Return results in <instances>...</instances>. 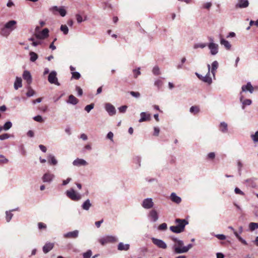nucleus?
<instances>
[{"label": "nucleus", "mask_w": 258, "mask_h": 258, "mask_svg": "<svg viewBox=\"0 0 258 258\" xmlns=\"http://www.w3.org/2000/svg\"><path fill=\"white\" fill-rule=\"evenodd\" d=\"M141 118L139 120L140 122L149 121L151 119L150 114L146 112H143L141 113Z\"/></svg>", "instance_id": "14"}, {"label": "nucleus", "mask_w": 258, "mask_h": 258, "mask_svg": "<svg viewBox=\"0 0 258 258\" xmlns=\"http://www.w3.org/2000/svg\"><path fill=\"white\" fill-rule=\"evenodd\" d=\"M39 147L40 148V149L43 152H44L45 153L46 152V147H45L44 146L42 145H40L39 146Z\"/></svg>", "instance_id": "64"}, {"label": "nucleus", "mask_w": 258, "mask_h": 258, "mask_svg": "<svg viewBox=\"0 0 258 258\" xmlns=\"http://www.w3.org/2000/svg\"><path fill=\"white\" fill-rule=\"evenodd\" d=\"M76 18L77 21L78 23H80L83 21V18L80 15L77 14L76 15Z\"/></svg>", "instance_id": "58"}, {"label": "nucleus", "mask_w": 258, "mask_h": 258, "mask_svg": "<svg viewBox=\"0 0 258 258\" xmlns=\"http://www.w3.org/2000/svg\"><path fill=\"white\" fill-rule=\"evenodd\" d=\"M10 137V135L8 134H4L0 135V140H4L8 139Z\"/></svg>", "instance_id": "51"}, {"label": "nucleus", "mask_w": 258, "mask_h": 258, "mask_svg": "<svg viewBox=\"0 0 258 258\" xmlns=\"http://www.w3.org/2000/svg\"><path fill=\"white\" fill-rule=\"evenodd\" d=\"M38 226L40 230L44 229L46 228V224L42 222H39L38 223Z\"/></svg>", "instance_id": "50"}, {"label": "nucleus", "mask_w": 258, "mask_h": 258, "mask_svg": "<svg viewBox=\"0 0 258 258\" xmlns=\"http://www.w3.org/2000/svg\"><path fill=\"white\" fill-rule=\"evenodd\" d=\"M66 195L69 198L74 201H79L82 197L80 194L77 193L73 188L67 190L66 191Z\"/></svg>", "instance_id": "4"}, {"label": "nucleus", "mask_w": 258, "mask_h": 258, "mask_svg": "<svg viewBox=\"0 0 258 258\" xmlns=\"http://www.w3.org/2000/svg\"><path fill=\"white\" fill-rule=\"evenodd\" d=\"M94 107V104L93 103H91L89 105H87L85 107V110L87 112H89L91 110H92Z\"/></svg>", "instance_id": "40"}, {"label": "nucleus", "mask_w": 258, "mask_h": 258, "mask_svg": "<svg viewBox=\"0 0 258 258\" xmlns=\"http://www.w3.org/2000/svg\"><path fill=\"white\" fill-rule=\"evenodd\" d=\"M33 119L35 121H36L39 122H43L44 121V120L43 119L42 116L40 115H37L34 117Z\"/></svg>", "instance_id": "44"}, {"label": "nucleus", "mask_w": 258, "mask_h": 258, "mask_svg": "<svg viewBox=\"0 0 258 258\" xmlns=\"http://www.w3.org/2000/svg\"><path fill=\"white\" fill-rule=\"evenodd\" d=\"M170 239L174 242L173 249L175 253H182L187 252L192 247V244H189L184 246L183 241L178 239L174 237H170Z\"/></svg>", "instance_id": "1"}, {"label": "nucleus", "mask_w": 258, "mask_h": 258, "mask_svg": "<svg viewBox=\"0 0 258 258\" xmlns=\"http://www.w3.org/2000/svg\"><path fill=\"white\" fill-rule=\"evenodd\" d=\"M54 247L53 243H47L43 247V251L44 253H46L50 251Z\"/></svg>", "instance_id": "18"}, {"label": "nucleus", "mask_w": 258, "mask_h": 258, "mask_svg": "<svg viewBox=\"0 0 258 258\" xmlns=\"http://www.w3.org/2000/svg\"><path fill=\"white\" fill-rule=\"evenodd\" d=\"M253 25H254L256 27H258V20L256 21H253L251 20L249 23V25H250V26H251Z\"/></svg>", "instance_id": "63"}, {"label": "nucleus", "mask_w": 258, "mask_h": 258, "mask_svg": "<svg viewBox=\"0 0 258 258\" xmlns=\"http://www.w3.org/2000/svg\"><path fill=\"white\" fill-rule=\"evenodd\" d=\"M30 60L34 62L38 58V55L34 52L31 51L29 53Z\"/></svg>", "instance_id": "31"}, {"label": "nucleus", "mask_w": 258, "mask_h": 258, "mask_svg": "<svg viewBox=\"0 0 258 258\" xmlns=\"http://www.w3.org/2000/svg\"><path fill=\"white\" fill-rule=\"evenodd\" d=\"M241 89L242 92L248 91L251 93L253 91V87L250 82H248L246 85L242 86Z\"/></svg>", "instance_id": "16"}, {"label": "nucleus", "mask_w": 258, "mask_h": 258, "mask_svg": "<svg viewBox=\"0 0 258 258\" xmlns=\"http://www.w3.org/2000/svg\"><path fill=\"white\" fill-rule=\"evenodd\" d=\"M242 103H243L242 108L243 109L245 105H249L251 104V100H250V99H245V100L243 101Z\"/></svg>", "instance_id": "48"}, {"label": "nucleus", "mask_w": 258, "mask_h": 258, "mask_svg": "<svg viewBox=\"0 0 258 258\" xmlns=\"http://www.w3.org/2000/svg\"><path fill=\"white\" fill-rule=\"evenodd\" d=\"M160 130L159 128L155 127H154V135L155 136H158L159 134Z\"/></svg>", "instance_id": "62"}, {"label": "nucleus", "mask_w": 258, "mask_h": 258, "mask_svg": "<svg viewBox=\"0 0 258 258\" xmlns=\"http://www.w3.org/2000/svg\"><path fill=\"white\" fill-rule=\"evenodd\" d=\"M91 206V204L90 203V200H87L83 203L82 208L85 210H88Z\"/></svg>", "instance_id": "29"}, {"label": "nucleus", "mask_w": 258, "mask_h": 258, "mask_svg": "<svg viewBox=\"0 0 258 258\" xmlns=\"http://www.w3.org/2000/svg\"><path fill=\"white\" fill-rule=\"evenodd\" d=\"M6 214L7 221L9 222L11 220L13 215L10 212H8V211H7Z\"/></svg>", "instance_id": "43"}, {"label": "nucleus", "mask_w": 258, "mask_h": 258, "mask_svg": "<svg viewBox=\"0 0 258 258\" xmlns=\"http://www.w3.org/2000/svg\"><path fill=\"white\" fill-rule=\"evenodd\" d=\"M12 126V123L10 121H7L6 122L5 124L4 125V126L2 127L3 129H4L5 131L9 130Z\"/></svg>", "instance_id": "37"}, {"label": "nucleus", "mask_w": 258, "mask_h": 258, "mask_svg": "<svg viewBox=\"0 0 258 258\" xmlns=\"http://www.w3.org/2000/svg\"><path fill=\"white\" fill-rule=\"evenodd\" d=\"M48 80L51 84H54L59 86V83L58 82L56 77V73L54 71L51 72L48 75Z\"/></svg>", "instance_id": "6"}, {"label": "nucleus", "mask_w": 258, "mask_h": 258, "mask_svg": "<svg viewBox=\"0 0 258 258\" xmlns=\"http://www.w3.org/2000/svg\"><path fill=\"white\" fill-rule=\"evenodd\" d=\"M215 154L214 152H211V153H209L207 155V158L208 159L213 160L215 158Z\"/></svg>", "instance_id": "53"}, {"label": "nucleus", "mask_w": 258, "mask_h": 258, "mask_svg": "<svg viewBox=\"0 0 258 258\" xmlns=\"http://www.w3.org/2000/svg\"><path fill=\"white\" fill-rule=\"evenodd\" d=\"M208 47L210 49L211 53L213 55H215L218 53V45L213 42L209 43Z\"/></svg>", "instance_id": "12"}, {"label": "nucleus", "mask_w": 258, "mask_h": 258, "mask_svg": "<svg viewBox=\"0 0 258 258\" xmlns=\"http://www.w3.org/2000/svg\"><path fill=\"white\" fill-rule=\"evenodd\" d=\"M154 85L158 87H160L162 85V82L160 80H157L155 82Z\"/></svg>", "instance_id": "59"}, {"label": "nucleus", "mask_w": 258, "mask_h": 258, "mask_svg": "<svg viewBox=\"0 0 258 258\" xmlns=\"http://www.w3.org/2000/svg\"><path fill=\"white\" fill-rule=\"evenodd\" d=\"M206 44L205 43H197L194 45V48L197 49L198 48H203L206 46Z\"/></svg>", "instance_id": "42"}, {"label": "nucleus", "mask_w": 258, "mask_h": 258, "mask_svg": "<svg viewBox=\"0 0 258 258\" xmlns=\"http://www.w3.org/2000/svg\"><path fill=\"white\" fill-rule=\"evenodd\" d=\"M152 241L155 245H157L159 248L163 249H165L167 248L166 243L162 240L155 238H152Z\"/></svg>", "instance_id": "8"}, {"label": "nucleus", "mask_w": 258, "mask_h": 258, "mask_svg": "<svg viewBox=\"0 0 258 258\" xmlns=\"http://www.w3.org/2000/svg\"><path fill=\"white\" fill-rule=\"evenodd\" d=\"M130 94L133 97L138 98L140 96V93L138 92L131 91Z\"/></svg>", "instance_id": "52"}, {"label": "nucleus", "mask_w": 258, "mask_h": 258, "mask_svg": "<svg viewBox=\"0 0 258 258\" xmlns=\"http://www.w3.org/2000/svg\"><path fill=\"white\" fill-rule=\"evenodd\" d=\"M175 223L177 224L176 226L170 227V230L175 233H179L184 231L185 225L188 223V221L185 219L179 218L175 220Z\"/></svg>", "instance_id": "2"}, {"label": "nucleus", "mask_w": 258, "mask_h": 258, "mask_svg": "<svg viewBox=\"0 0 258 258\" xmlns=\"http://www.w3.org/2000/svg\"><path fill=\"white\" fill-rule=\"evenodd\" d=\"M235 192L236 194H239V195H242L243 196L244 195V192L243 191H242L238 187H236L235 188Z\"/></svg>", "instance_id": "57"}, {"label": "nucleus", "mask_w": 258, "mask_h": 258, "mask_svg": "<svg viewBox=\"0 0 258 258\" xmlns=\"http://www.w3.org/2000/svg\"><path fill=\"white\" fill-rule=\"evenodd\" d=\"M49 162L53 165H55L57 164V160L55 159V157L53 156L50 155L49 156L48 159Z\"/></svg>", "instance_id": "36"}, {"label": "nucleus", "mask_w": 258, "mask_h": 258, "mask_svg": "<svg viewBox=\"0 0 258 258\" xmlns=\"http://www.w3.org/2000/svg\"><path fill=\"white\" fill-rule=\"evenodd\" d=\"M251 138L253 142H258V131L254 135H251Z\"/></svg>", "instance_id": "41"}, {"label": "nucleus", "mask_w": 258, "mask_h": 258, "mask_svg": "<svg viewBox=\"0 0 258 258\" xmlns=\"http://www.w3.org/2000/svg\"><path fill=\"white\" fill-rule=\"evenodd\" d=\"M220 130L223 133L227 131V124L224 122H221L220 125Z\"/></svg>", "instance_id": "34"}, {"label": "nucleus", "mask_w": 258, "mask_h": 258, "mask_svg": "<svg viewBox=\"0 0 258 258\" xmlns=\"http://www.w3.org/2000/svg\"><path fill=\"white\" fill-rule=\"evenodd\" d=\"M5 27L2 28L0 34L4 36H8L10 34V31H9Z\"/></svg>", "instance_id": "32"}, {"label": "nucleus", "mask_w": 258, "mask_h": 258, "mask_svg": "<svg viewBox=\"0 0 258 258\" xmlns=\"http://www.w3.org/2000/svg\"><path fill=\"white\" fill-rule=\"evenodd\" d=\"M35 94V91L31 88H29L27 91L26 95L28 97H31Z\"/></svg>", "instance_id": "47"}, {"label": "nucleus", "mask_w": 258, "mask_h": 258, "mask_svg": "<svg viewBox=\"0 0 258 258\" xmlns=\"http://www.w3.org/2000/svg\"><path fill=\"white\" fill-rule=\"evenodd\" d=\"M0 157L3 158L2 159L0 160V163H7L8 162V160L4 157L3 155H0Z\"/></svg>", "instance_id": "61"}, {"label": "nucleus", "mask_w": 258, "mask_h": 258, "mask_svg": "<svg viewBox=\"0 0 258 258\" xmlns=\"http://www.w3.org/2000/svg\"><path fill=\"white\" fill-rule=\"evenodd\" d=\"M79 231L77 230L69 232L63 235V237L67 239H75L78 237Z\"/></svg>", "instance_id": "9"}, {"label": "nucleus", "mask_w": 258, "mask_h": 258, "mask_svg": "<svg viewBox=\"0 0 258 258\" xmlns=\"http://www.w3.org/2000/svg\"><path fill=\"white\" fill-rule=\"evenodd\" d=\"M153 205L154 203L151 198L145 199L142 203V206L145 209H150L153 207Z\"/></svg>", "instance_id": "10"}, {"label": "nucleus", "mask_w": 258, "mask_h": 258, "mask_svg": "<svg viewBox=\"0 0 258 258\" xmlns=\"http://www.w3.org/2000/svg\"><path fill=\"white\" fill-rule=\"evenodd\" d=\"M134 75L135 78H137L139 75L141 74V72L140 71V69L139 68L137 70H134L133 71Z\"/></svg>", "instance_id": "55"}, {"label": "nucleus", "mask_w": 258, "mask_h": 258, "mask_svg": "<svg viewBox=\"0 0 258 258\" xmlns=\"http://www.w3.org/2000/svg\"><path fill=\"white\" fill-rule=\"evenodd\" d=\"M208 73L205 77H203L202 75H199L197 73H196V75L198 77V78L201 80H202L203 82L207 83L209 84H210L212 83V79L209 76V73H210V65L208 64Z\"/></svg>", "instance_id": "5"}, {"label": "nucleus", "mask_w": 258, "mask_h": 258, "mask_svg": "<svg viewBox=\"0 0 258 258\" xmlns=\"http://www.w3.org/2000/svg\"><path fill=\"white\" fill-rule=\"evenodd\" d=\"M127 107L126 105L121 106L119 108V111L120 112L124 113L126 111Z\"/></svg>", "instance_id": "54"}, {"label": "nucleus", "mask_w": 258, "mask_h": 258, "mask_svg": "<svg viewBox=\"0 0 258 258\" xmlns=\"http://www.w3.org/2000/svg\"><path fill=\"white\" fill-rule=\"evenodd\" d=\"M105 108L106 111L110 115H113L116 113L115 107L110 103H107L106 104Z\"/></svg>", "instance_id": "13"}, {"label": "nucleus", "mask_w": 258, "mask_h": 258, "mask_svg": "<svg viewBox=\"0 0 258 258\" xmlns=\"http://www.w3.org/2000/svg\"><path fill=\"white\" fill-rule=\"evenodd\" d=\"M234 235L236 236V237L238 238V239L244 245H247V243L246 241L242 239V238L239 236V235L238 234V233L236 231L234 232Z\"/></svg>", "instance_id": "35"}, {"label": "nucleus", "mask_w": 258, "mask_h": 258, "mask_svg": "<svg viewBox=\"0 0 258 258\" xmlns=\"http://www.w3.org/2000/svg\"><path fill=\"white\" fill-rule=\"evenodd\" d=\"M91 255L92 251L91 250H89L86 252L83 253V258H90Z\"/></svg>", "instance_id": "45"}, {"label": "nucleus", "mask_w": 258, "mask_h": 258, "mask_svg": "<svg viewBox=\"0 0 258 258\" xmlns=\"http://www.w3.org/2000/svg\"><path fill=\"white\" fill-rule=\"evenodd\" d=\"M49 30L47 28H44L42 31L38 33H36L35 36L37 38L40 39H44L49 36Z\"/></svg>", "instance_id": "7"}, {"label": "nucleus", "mask_w": 258, "mask_h": 258, "mask_svg": "<svg viewBox=\"0 0 258 258\" xmlns=\"http://www.w3.org/2000/svg\"><path fill=\"white\" fill-rule=\"evenodd\" d=\"M17 22L16 21L14 20H11L7 22L5 25V27L7 29H10L11 31L14 30L15 28V25L16 24Z\"/></svg>", "instance_id": "17"}, {"label": "nucleus", "mask_w": 258, "mask_h": 258, "mask_svg": "<svg viewBox=\"0 0 258 258\" xmlns=\"http://www.w3.org/2000/svg\"><path fill=\"white\" fill-rule=\"evenodd\" d=\"M216 236L220 240H225L226 239L225 235L223 234H218L216 235Z\"/></svg>", "instance_id": "60"}, {"label": "nucleus", "mask_w": 258, "mask_h": 258, "mask_svg": "<svg viewBox=\"0 0 258 258\" xmlns=\"http://www.w3.org/2000/svg\"><path fill=\"white\" fill-rule=\"evenodd\" d=\"M51 10L53 12H58L60 15L62 17H64L66 15V11L62 8H58L56 6H54L51 8Z\"/></svg>", "instance_id": "11"}, {"label": "nucleus", "mask_w": 258, "mask_h": 258, "mask_svg": "<svg viewBox=\"0 0 258 258\" xmlns=\"http://www.w3.org/2000/svg\"><path fill=\"white\" fill-rule=\"evenodd\" d=\"M152 72L155 75H159L160 74L159 68L158 67H154Z\"/></svg>", "instance_id": "49"}, {"label": "nucleus", "mask_w": 258, "mask_h": 258, "mask_svg": "<svg viewBox=\"0 0 258 258\" xmlns=\"http://www.w3.org/2000/svg\"><path fill=\"white\" fill-rule=\"evenodd\" d=\"M22 79L21 78L17 77L14 83V88L16 90L22 87Z\"/></svg>", "instance_id": "26"}, {"label": "nucleus", "mask_w": 258, "mask_h": 258, "mask_svg": "<svg viewBox=\"0 0 258 258\" xmlns=\"http://www.w3.org/2000/svg\"><path fill=\"white\" fill-rule=\"evenodd\" d=\"M76 90L78 92L79 96H82L83 94L82 89L79 86H76Z\"/></svg>", "instance_id": "56"}, {"label": "nucleus", "mask_w": 258, "mask_h": 258, "mask_svg": "<svg viewBox=\"0 0 258 258\" xmlns=\"http://www.w3.org/2000/svg\"><path fill=\"white\" fill-rule=\"evenodd\" d=\"M78 102H79V100L76 97H75L74 95H70L69 96V99L68 100V103L73 104V105H76L78 103Z\"/></svg>", "instance_id": "23"}, {"label": "nucleus", "mask_w": 258, "mask_h": 258, "mask_svg": "<svg viewBox=\"0 0 258 258\" xmlns=\"http://www.w3.org/2000/svg\"><path fill=\"white\" fill-rule=\"evenodd\" d=\"M149 216L151 218L152 220L154 222L156 221L158 219L157 212L155 210H152L150 211L149 213Z\"/></svg>", "instance_id": "24"}, {"label": "nucleus", "mask_w": 258, "mask_h": 258, "mask_svg": "<svg viewBox=\"0 0 258 258\" xmlns=\"http://www.w3.org/2000/svg\"><path fill=\"white\" fill-rule=\"evenodd\" d=\"M220 43L221 45H224L227 49H230L231 48V44L229 42L224 39H221Z\"/></svg>", "instance_id": "27"}, {"label": "nucleus", "mask_w": 258, "mask_h": 258, "mask_svg": "<svg viewBox=\"0 0 258 258\" xmlns=\"http://www.w3.org/2000/svg\"><path fill=\"white\" fill-rule=\"evenodd\" d=\"M98 241L102 245H104L108 243L117 242V238L113 236H106L100 238Z\"/></svg>", "instance_id": "3"}, {"label": "nucleus", "mask_w": 258, "mask_h": 258, "mask_svg": "<svg viewBox=\"0 0 258 258\" xmlns=\"http://www.w3.org/2000/svg\"><path fill=\"white\" fill-rule=\"evenodd\" d=\"M73 164L75 166L86 165L87 163L83 159L78 158L74 161Z\"/></svg>", "instance_id": "22"}, {"label": "nucleus", "mask_w": 258, "mask_h": 258, "mask_svg": "<svg viewBox=\"0 0 258 258\" xmlns=\"http://www.w3.org/2000/svg\"><path fill=\"white\" fill-rule=\"evenodd\" d=\"M54 177L53 174H50L49 173H46L44 174L42 177V180L43 182H50L53 178Z\"/></svg>", "instance_id": "19"}, {"label": "nucleus", "mask_w": 258, "mask_h": 258, "mask_svg": "<svg viewBox=\"0 0 258 258\" xmlns=\"http://www.w3.org/2000/svg\"><path fill=\"white\" fill-rule=\"evenodd\" d=\"M23 79L26 81L28 84H30L32 82V77L30 72L28 71H25L23 74Z\"/></svg>", "instance_id": "15"}, {"label": "nucleus", "mask_w": 258, "mask_h": 258, "mask_svg": "<svg viewBox=\"0 0 258 258\" xmlns=\"http://www.w3.org/2000/svg\"><path fill=\"white\" fill-rule=\"evenodd\" d=\"M170 200L174 203L179 204L181 201V198L177 196L175 193L172 192L170 195Z\"/></svg>", "instance_id": "20"}, {"label": "nucleus", "mask_w": 258, "mask_h": 258, "mask_svg": "<svg viewBox=\"0 0 258 258\" xmlns=\"http://www.w3.org/2000/svg\"><path fill=\"white\" fill-rule=\"evenodd\" d=\"M60 30L66 35L68 33L69 29L68 27L66 25H62L60 27Z\"/></svg>", "instance_id": "38"}, {"label": "nucleus", "mask_w": 258, "mask_h": 258, "mask_svg": "<svg viewBox=\"0 0 258 258\" xmlns=\"http://www.w3.org/2000/svg\"><path fill=\"white\" fill-rule=\"evenodd\" d=\"M249 228L251 231H253L258 228V223L251 222L249 224Z\"/></svg>", "instance_id": "33"}, {"label": "nucleus", "mask_w": 258, "mask_h": 258, "mask_svg": "<svg viewBox=\"0 0 258 258\" xmlns=\"http://www.w3.org/2000/svg\"><path fill=\"white\" fill-rule=\"evenodd\" d=\"M249 3L247 0H239L238 4L236 6V8H244L248 7Z\"/></svg>", "instance_id": "21"}, {"label": "nucleus", "mask_w": 258, "mask_h": 258, "mask_svg": "<svg viewBox=\"0 0 258 258\" xmlns=\"http://www.w3.org/2000/svg\"><path fill=\"white\" fill-rule=\"evenodd\" d=\"M200 111V108L198 106H192L190 108V112L194 114H197Z\"/></svg>", "instance_id": "30"}, {"label": "nucleus", "mask_w": 258, "mask_h": 258, "mask_svg": "<svg viewBox=\"0 0 258 258\" xmlns=\"http://www.w3.org/2000/svg\"><path fill=\"white\" fill-rule=\"evenodd\" d=\"M72 78L78 80L81 77V75L78 72H72Z\"/></svg>", "instance_id": "39"}, {"label": "nucleus", "mask_w": 258, "mask_h": 258, "mask_svg": "<svg viewBox=\"0 0 258 258\" xmlns=\"http://www.w3.org/2000/svg\"><path fill=\"white\" fill-rule=\"evenodd\" d=\"M218 67V62L217 61H214L213 62L212 64V69L211 72L213 75H215V73Z\"/></svg>", "instance_id": "28"}, {"label": "nucleus", "mask_w": 258, "mask_h": 258, "mask_svg": "<svg viewBox=\"0 0 258 258\" xmlns=\"http://www.w3.org/2000/svg\"><path fill=\"white\" fill-rule=\"evenodd\" d=\"M167 226L165 223L160 224L158 227V229L160 230H165L167 229Z\"/></svg>", "instance_id": "46"}, {"label": "nucleus", "mask_w": 258, "mask_h": 258, "mask_svg": "<svg viewBox=\"0 0 258 258\" xmlns=\"http://www.w3.org/2000/svg\"><path fill=\"white\" fill-rule=\"evenodd\" d=\"M117 248L119 250H127L130 248V245L128 244H123L122 242H120L118 245Z\"/></svg>", "instance_id": "25"}]
</instances>
